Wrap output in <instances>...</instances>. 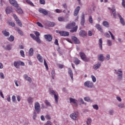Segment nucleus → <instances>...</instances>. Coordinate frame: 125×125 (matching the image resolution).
<instances>
[{"instance_id":"1","label":"nucleus","mask_w":125,"mask_h":125,"mask_svg":"<svg viewBox=\"0 0 125 125\" xmlns=\"http://www.w3.org/2000/svg\"><path fill=\"white\" fill-rule=\"evenodd\" d=\"M108 9H109L111 11H112V13L113 14V16L114 18H116L117 16L119 17L120 22L123 26H125V20H124V18L122 17V16L120 15V14H116V8H112V9H111L110 8H108Z\"/></svg>"},{"instance_id":"2","label":"nucleus","mask_w":125,"mask_h":125,"mask_svg":"<svg viewBox=\"0 0 125 125\" xmlns=\"http://www.w3.org/2000/svg\"><path fill=\"white\" fill-rule=\"evenodd\" d=\"M76 25L75 22H72L71 23L68 24L66 26V29H72L70 30L71 33H74V32H77V30H78V26H75Z\"/></svg>"},{"instance_id":"3","label":"nucleus","mask_w":125,"mask_h":125,"mask_svg":"<svg viewBox=\"0 0 125 125\" xmlns=\"http://www.w3.org/2000/svg\"><path fill=\"white\" fill-rule=\"evenodd\" d=\"M114 73L116 74L118 81H122L123 80V70L122 69H118L117 70L114 69Z\"/></svg>"},{"instance_id":"4","label":"nucleus","mask_w":125,"mask_h":125,"mask_svg":"<svg viewBox=\"0 0 125 125\" xmlns=\"http://www.w3.org/2000/svg\"><path fill=\"white\" fill-rule=\"evenodd\" d=\"M34 108L37 113L39 114L40 112H41V105L40 104L39 102H37L35 103Z\"/></svg>"},{"instance_id":"5","label":"nucleus","mask_w":125,"mask_h":125,"mask_svg":"<svg viewBox=\"0 0 125 125\" xmlns=\"http://www.w3.org/2000/svg\"><path fill=\"white\" fill-rule=\"evenodd\" d=\"M84 86L85 87H88V88H92L93 87V83L91 81H87L84 83Z\"/></svg>"},{"instance_id":"6","label":"nucleus","mask_w":125,"mask_h":125,"mask_svg":"<svg viewBox=\"0 0 125 125\" xmlns=\"http://www.w3.org/2000/svg\"><path fill=\"white\" fill-rule=\"evenodd\" d=\"M39 12H40V13L43 14V15H50V11H47L43 8H39Z\"/></svg>"},{"instance_id":"7","label":"nucleus","mask_w":125,"mask_h":125,"mask_svg":"<svg viewBox=\"0 0 125 125\" xmlns=\"http://www.w3.org/2000/svg\"><path fill=\"white\" fill-rule=\"evenodd\" d=\"M69 103L73 104L75 107H78L79 104H78V100L72 98H69Z\"/></svg>"},{"instance_id":"8","label":"nucleus","mask_w":125,"mask_h":125,"mask_svg":"<svg viewBox=\"0 0 125 125\" xmlns=\"http://www.w3.org/2000/svg\"><path fill=\"white\" fill-rule=\"evenodd\" d=\"M50 93L53 94L54 96L55 101L56 103H58V94L55 92L54 90H50Z\"/></svg>"},{"instance_id":"9","label":"nucleus","mask_w":125,"mask_h":125,"mask_svg":"<svg viewBox=\"0 0 125 125\" xmlns=\"http://www.w3.org/2000/svg\"><path fill=\"white\" fill-rule=\"evenodd\" d=\"M56 33H59L60 34V36H62V37H67V36L69 35V32L64 31H59L58 30L56 31Z\"/></svg>"},{"instance_id":"10","label":"nucleus","mask_w":125,"mask_h":125,"mask_svg":"<svg viewBox=\"0 0 125 125\" xmlns=\"http://www.w3.org/2000/svg\"><path fill=\"white\" fill-rule=\"evenodd\" d=\"M70 117L72 120L76 121L79 118V112L72 113L70 115Z\"/></svg>"},{"instance_id":"11","label":"nucleus","mask_w":125,"mask_h":125,"mask_svg":"<svg viewBox=\"0 0 125 125\" xmlns=\"http://www.w3.org/2000/svg\"><path fill=\"white\" fill-rule=\"evenodd\" d=\"M13 17L18 25L20 26V27H22V22H21L20 20H19L18 17H17V16H16L15 14H14Z\"/></svg>"},{"instance_id":"12","label":"nucleus","mask_w":125,"mask_h":125,"mask_svg":"<svg viewBox=\"0 0 125 125\" xmlns=\"http://www.w3.org/2000/svg\"><path fill=\"white\" fill-rule=\"evenodd\" d=\"M79 54L81 59H82L83 61H84L85 62H87L88 60L87 59H86V56H85V54L84 53L81 52Z\"/></svg>"},{"instance_id":"13","label":"nucleus","mask_w":125,"mask_h":125,"mask_svg":"<svg viewBox=\"0 0 125 125\" xmlns=\"http://www.w3.org/2000/svg\"><path fill=\"white\" fill-rule=\"evenodd\" d=\"M68 73L71 78V83H74V74L73 73V71H72V69L69 68L68 69Z\"/></svg>"},{"instance_id":"14","label":"nucleus","mask_w":125,"mask_h":125,"mask_svg":"<svg viewBox=\"0 0 125 125\" xmlns=\"http://www.w3.org/2000/svg\"><path fill=\"white\" fill-rule=\"evenodd\" d=\"M3 48L4 49H5V50H11L12 49V44H8L7 45H3L2 46Z\"/></svg>"},{"instance_id":"15","label":"nucleus","mask_w":125,"mask_h":125,"mask_svg":"<svg viewBox=\"0 0 125 125\" xmlns=\"http://www.w3.org/2000/svg\"><path fill=\"white\" fill-rule=\"evenodd\" d=\"M101 67V62H98L93 66L94 70H98Z\"/></svg>"},{"instance_id":"16","label":"nucleus","mask_w":125,"mask_h":125,"mask_svg":"<svg viewBox=\"0 0 125 125\" xmlns=\"http://www.w3.org/2000/svg\"><path fill=\"white\" fill-rule=\"evenodd\" d=\"M23 79H24V80H26L27 82H29L30 83H32V78H31V77H29L28 75L24 74L23 75Z\"/></svg>"},{"instance_id":"17","label":"nucleus","mask_w":125,"mask_h":125,"mask_svg":"<svg viewBox=\"0 0 125 125\" xmlns=\"http://www.w3.org/2000/svg\"><path fill=\"white\" fill-rule=\"evenodd\" d=\"M45 39L47 42H51L52 41V36L50 35H44Z\"/></svg>"},{"instance_id":"18","label":"nucleus","mask_w":125,"mask_h":125,"mask_svg":"<svg viewBox=\"0 0 125 125\" xmlns=\"http://www.w3.org/2000/svg\"><path fill=\"white\" fill-rule=\"evenodd\" d=\"M9 2L12 5H13V6H15V7L18 6V3L16 0H9Z\"/></svg>"},{"instance_id":"19","label":"nucleus","mask_w":125,"mask_h":125,"mask_svg":"<svg viewBox=\"0 0 125 125\" xmlns=\"http://www.w3.org/2000/svg\"><path fill=\"white\" fill-rule=\"evenodd\" d=\"M80 9H81V7H80V6H78L76 7L74 12V16H77L78 14H79V12H80Z\"/></svg>"},{"instance_id":"20","label":"nucleus","mask_w":125,"mask_h":125,"mask_svg":"<svg viewBox=\"0 0 125 125\" xmlns=\"http://www.w3.org/2000/svg\"><path fill=\"white\" fill-rule=\"evenodd\" d=\"M98 60L100 62H103L104 61V55L101 54L98 56Z\"/></svg>"},{"instance_id":"21","label":"nucleus","mask_w":125,"mask_h":125,"mask_svg":"<svg viewBox=\"0 0 125 125\" xmlns=\"http://www.w3.org/2000/svg\"><path fill=\"white\" fill-rule=\"evenodd\" d=\"M95 27L96 29L98 30V31H100V32H101V33H103V29L102 28V26L100 24H96Z\"/></svg>"},{"instance_id":"22","label":"nucleus","mask_w":125,"mask_h":125,"mask_svg":"<svg viewBox=\"0 0 125 125\" xmlns=\"http://www.w3.org/2000/svg\"><path fill=\"white\" fill-rule=\"evenodd\" d=\"M37 58L38 60L39 61V62H41V63H42V62H43V59H42V57L41 55V54H37Z\"/></svg>"},{"instance_id":"23","label":"nucleus","mask_w":125,"mask_h":125,"mask_svg":"<svg viewBox=\"0 0 125 125\" xmlns=\"http://www.w3.org/2000/svg\"><path fill=\"white\" fill-rule=\"evenodd\" d=\"M79 35L80 37H86V36L87 35V33H86V32L83 30H81L79 33Z\"/></svg>"},{"instance_id":"24","label":"nucleus","mask_w":125,"mask_h":125,"mask_svg":"<svg viewBox=\"0 0 125 125\" xmlns=\"http://www.w3.org/2000/svg\"><path fill=\"white\" fill-rule=\"evenodd\" d=\"M85 22V20L84 19V14H83L81 17V24L82 26H83L84 25V23Z\"/></svg>"},{"instance_id":"25","label":"nucleus","mask_w":125,"mask_h":125,"mask_svg":"<svg viewBox=\"0 0 125 125\" xmlns=\"http://www.w3.org/2000/svg\"><path fill=\"white\" fill-rule=\"evenodd\" d=\"M6 14H9L11 12H12V8L11 7H7L5 9Z\"/></svg>"},{"instance_id":"26","label":"nucleus","mask_w":125,"mask_h":125,"mask_svg":"<svg viewBox=\"0 0 125 125\" xmlns=\"http://www.w3.org/2000/svg\"><path fill=\"white\" fill-rule=\"evenodd\" d=\"M72 41H74L75 43L76 44H79V43H80V41L76 37L73 36L72 37Z\"/></svg>"},{"instance_id":"27","label":"nucleus","mask_w":125,"mask_h":125,"mask_svg":"<svg viewBox=\"0 0 125 125\" xmlns=\"http://www.w3.org/2000/svg\"><path fill=\"white\" fill-rule=\"evenodd\" d=\"M2 34L5 37H8L10 35V33H9V32H8L7 31H6V30H3L2 31Z\"/></svg>"},{"instance_id":"28","label":"nucleus","mask_w":125,"mask_h":125,"mask_svg":"<svg viewBox=\"0 0 125 125\" xmlns=\"http://www.w3.org/2000/svg\"><path fill=\"white\" fill-rule=\"evenodd\" d=\"M28 104H33L34 102V99L31 97H29L27 99Z\"/></svg>"},{"instance_id":"29","label":"nucleus","mask_w":125,"mask_h":125,"mask_svg":"<svg viewBox=\"0 0 125 125\" xmlns=\"http://www.w3.org/2000/svg\"><path fill=\"white\" fill-rule=\"evenodd\" d=\"M16 7H17V12L18 13H19V14H22V13H23V10H22V9H21V8L19 7V5Z\"/></svg>"},{"instance_id":"30","label":"nucleus","mask_w":125,"mask_h":125,"mask_svg":"<svg viewBox=\"0 0 125 125\" xmlns=\"http://www.w3.org/2000/svg\"><path fill=\"white\" fill-rule=\"evenodd\" d=\"M84 101H86V102H90V103H92L93 102V100L90 99L89 97H86L84 98Z\"/></svg>"},{"instance_id":"31","label":"nucleus","mask_w":125,"mask_h":125,"mask_svg":"<svg viewBox=\"0 0 125 125\" xmlns=\"http://www.w3.org/2000/svg\"><path fill=\"white\" fill-rule=\"evenodd\" d=\"M78 101L79 102V105H82V104H83L84 105H86V103L83 101V98H79L78 99Z\"/></svg>"},{"instance_id":"32","label":"nucleus","mask_w":125,"mask_h":125,"mask_svg":"<svg viewBox=\"0 0 125 125\" xmlns=\"http://www.w3.org/2000/svg\"><path fill=\"white\" fill-rule=\"evenodd\" d=\"M103 43V41H102V38H100L99 39V47L101 50H102V49H103V47H102Z\"/></svg>"},{"instance_id":"33","label":"nucleus","mask_w":125,"mask_h":125,"mask_svg":"<svg viewBox=\"0 0 125 125\" xmlns=\"http://www.w3.org/2000/svg\"><path fill=\"white\" fill-rule=\"evenodd\" d=\"M15 30L17 32H18V33L19 34V35H21V36H23V32H22L21 30H20V29H19V28L16 27Z\"/></svg>"},{"instance_id":"34","label":"nucleus","mask_w":125,"mask_h":125,"mask_svg":"<svg viewBox=\"0 0 125 125\" xmlns=\"http://www.w3.org/2000/svg\"><path fill=\"white\" fill-rule=\"evenodd\" d=\"M103 26H104V27H106V28H109V22H108V21H104L103 22Z\"/></svg>"},{"instance_id":"35","label":"nucleus","mask_w":125,"mask_h":125,"mask_svg":"<svg viewBox=\"0 0 125 125\" xmlns=\"http://www.w3.org/2000/svg\"><path fill=\"white\" fill-rule=\"evenodd\" d=\"M29 55L30 56H33L34 55V49L33 48H31L29 50Z\"/></svg>"},{"instance_id":"36","label":"nucleus","mask_w":125,"mask_h":125,"mask_svg":"<svg viewBox=\"0 0 125 125\" xmlns=\"http://www.w3.org/2000/svg\"><path fill=\"white\" fill-rule=\"evenodd\" d=\"M92 122V120H91V118L89 117L87 119L86 124L87 125H91Z\"/></svg>"},{"instance_id":"37","label":"nucleus","mask_w":125,"mask_h":125,"mask_svg":"<svg viewBox=\"0 0 125 125\" xmlns=\"http://www.w3.org/2000/svg\"><path fill=\"white\" fill-rule=\"evenodd\" d=\"M26 2L31 5V6H35V5L30 0H25Z\"/></svg>"},{"instance_id":"38","label":"nucleus","mask_w":125,"mask_h":125,"mask_svg":"<svg viewBox=\"0 0 125 125\" xmlns=\"http://www.w3.org/2000/svg\"><path fill=\"white\" fill-rule=\"evenodd\" d=\"M44 103L47 107H51V104L47 100H45Z\"/></svg>"},{"instance_id":"39","label":"nucleus","mask_w":125,"mask_h":125,"mask_svg":"<svg viewBox=\"0 0 125 125\" xmlns=\"http://www.w3.org/2000/svg\"><path fill=\"white\" fill-rule=\"evenodd\" d=\"M14 65L17 69H19V62H16V61L14 62Z\"/></svg>"},{"instance_id":"40","label":"nucleus","mask_w":125,"mask_h":125,"mask_svg":"<svg viewBox=\"0 0 125 125\" xmlns=\"http://www.w3.org/2000/svg\"><path fill=\"white\" fill-rule=\"evenodd\" d=\"M118 106L119 108H120V109H122L123 108H125V104L123 103H119Z\"/></svg>"},{"instance_id":"41","label":"nucleus","mask_w":125,"mask_h":125,"mask_svg":"<svg viewBox=\"0 0 125 125\" xmlns=\"http://www.w3.org/2000/svg\"><path fill=\"white\" fill-rule=\"evenodd\" d=\"M8 40L9 42H13L14 41V36L13 35L10 36V37L8 38Z\"/></svg>"},{"instance_id":"42","label":"nucleus","mask_w":125,"mask_h":125,"mask_svg":"<svg viewBox=\"0 0 125 125\" xmlns=\"http://www.w3.org/2000/svg\"><path fill=\"white\" fill-rule=\"evenodd\" d=\"M51 77L53 80H54L55 77V71L54 70H52L51 71Z\"/></svg>"},{"instance_id":"43","label":"nucleus","mask_w":125,"mask_h":125,"mask_svg":"<svg viewBox=\"0 0 125 125\" xmlns=\"http://www.w3.org/2000/svg\"><path fill=\"white\" fill-rule=\"evenodd\" d=\"M92 107L94 110H96L97 111L99 109V107L98 106V105L95 104L92 105Z\"/></svg>"},{"instance_id":"44","label":"nucleus","mask_w":125,"mask_h":125,"mask_svg":"<svg viewBox=\"0 0 125 125\" xmlns=\"http://www.w3.org/2000/svg\"><path fill=\"white\" fill-rule=\"evenodd\" d=\"M91 79H92L93 83H96V77H95V76L91 75Z\"/></svg>"},{"instance_id":"45","label":"nucleus","mask_w":125,"mask_h":125,"mask_svg":"<svg viewBox=\"0 0 125 125\" xmlns=\"http://www.w3.org/2000/svg\"><path fill=\"white\" fill-rule=\"evenodd\" d=\"M108 33H109L112 40H116V37H115V36H114V35H113V33H112L111 31H108Z\"/></svg>"},{"instance_id":"46","label":"nucleus","mask_w":125,"mask_h":125,"mask_svg":"<svg viewBox=\"0 0 125 125\" xmlns=\"http://www.w3.org/2000/svg\"><path fill=\"white\" fill-rule=\"evenodd\" d=\"M107 44L108 46H112V44H113V43H112V41L110 40H108L107 41Z\"/></svg>"},{"instance_id":"47","label":"nucleus","mask_w":125,"mask_h":125,"mask_svg":"<svg viewBox=\"0 0 125 125\" xmlns=\"http://www.w3.org/2000/svg\"><path fill=\"white\" fill-rule=\"evenodd\" d=\"M20 53L21 56V57H23V58H25V52L23 50H21L20 52Z\"/></svg>"},{"instance_id":"48","label":"nucleus","mask_w":125,"mask_h":125,"mask_svg":"<svg viewBox=\"0 0 125 125\" xmlns=\"http://www.w3.org/2000/svg\"><path fill=\"white\" fill-rule=\"evenodd\" d=\"M80 60L78 59V58H76L74 60V63L76 64V65H79L80 64Z\"/></svg>"},{"instance_id":"49","label":"nucleus","mask_w":125,"mask_h":125,"mask_svg":"<svg viewBox=\"0 0 125 125\" xmlns=\"http://www.w3.org/2000/svg\"><path fill=\"white\" fill-rule=\"evenodd\" d=\"M48 26L49 27H54V26H55V23H54V22H48Z\"/></svg>"},{"instance_id":"50","label":"nucleus","mask_w":125,"mask_h":125,"mask_svg":"<svg viewBox=\"0 0 125 125\" xmlns=\"http://www.w3.org/2000/svg\"><path fill=\"white\" fill-rule=\"evenodd\" d=\"M34 33L35 35H36V38H40V36L41 35V34H40V32L38 31H34Z\"/></svg>"},{"instance_id":"51","label":"nucleus","mask_w":125,"mask_h":125,"mask_svg":"<svg viewBox=\"0 0 125 125\" xmlns=\"http://www.w3.org/2000/svg\"><path fill=\"white\" fill-rule=\"evenodd\" d=\"M34 40L36 41L37 43H41V39H40V37H36Z\"/></svg>"},{"instance_id":"52","label":"nucleus","mask_w":125,"mask_h":125,"mask_svg":"<svg viewBox=\"0 0 125 125\" xmlns=\"http://www.w3.org/2000/svg\"><path fill=\"white\" fill-rule=\"evenodd\" d=\"M12 100L13 102H14V103H15V102H16V97L15 96V95L12 96Z\"/></svg>"},{"instance_id":"53","label":"nucleus","mask_w":125,"mask_h":125,"mask_svg":"<svg viewBox=\"0 0 125 125\" xmlns=\"http://www.w3.org/2000/svg\"><path fill=\"white\" fill-rule=\"evenodd\" d=\"M44 65L46 70H48V65H47V63H46V61H45V60H44Z\"/></svg>"},{"instance_id":"54","label":"nucleus","mask_w":125,"mask_h":125,"mask_svg":"<svg viewBox=\"0 0 125 125\" xmlns=\"http://www.w3.org/2000/svg\"><path fill=\"white\" fill-rule=\"evenodd\" d=\"M62 6L63 8H64L65 9H67L68 6H67V4L66 3H62Z\"/></svg>"},{"instance_id":"55","label":"nucleus","mask_w":125,"mask_h":125,"mask_svg":"<svg viewBox=\"0 0 125 125\" xmlns=\"http://www.w3.org/2000/svg\"><path fill=\"white\" fill-rule=\"evenodd\" d=\"M110 55L109 54H107L106 55L105 60H106V61H109V60L110 59Z\"/></svg>"},{"instance_id":"56","label":"nucleus","mask_w":125,"mask_h":125,"mask_svg":"<svg viewBox=\"0 0 125 125\" xmlns=\"http://www.w3.org/2000/svg\"><path fill=\"white\" fill-rule=\"evenodd\" d=\"M0 78L3 80L4 79V74H3V73L0 72Z\"/></svg>"},{"instance_id":"57","label":"nucleus","mask_w":125,"mask_h":125,"mask_svg":"<svg viewBox=\"0 0 125 125\" xmlns=\"http://www.w3.org/2000/svg\"><path fill=\"white\" fill-rule=\"evenodd\" d=\"M89 22L91 24L93 22V20H92V17L89 16Z\"/></svg>"},{"instance_id":"58","label":"nucleus","mask_w":125,"mask_h":125,"mask_svg":"<svg viewBox=\"0 0 125 125\" xmlns=\"http://www.w3.org/2000/svg\"><path fill=\"white\" fill-rule=\"evenodd\" d=\"M52 125V123L50 121H48L45 124H44V125Z\"/></svg>"},{"instance_id":"59","label":"nucleus","mask_w":125,"mask_h":125,"mask_svg":"<svg viewBox=\"0 0 125 125\" xmlns=\"http://www.w3.org/2000/svg\"><path fill=\"white\" fill-rule=\"evenodd\" d=\"M30 36L31 37V38H32V39H33L34 40H35L37 37H36V36H35V35L33 34H30Z\"/></svg>"},{"instance_id":"60","label":"nucleus","mask_w":125,"mask_h":125,"mask_svg":"<svg viewBox=\"0 0 125 125\" xmlns=\"http://www.w3.org/2000/svg\"><path fill=\"white\" fill-rule=\"evenodd\" d=\"M41 4H45V1L44 0H40Z\"/></svg>"},{"instance_id":"61","label":"nucleus","mask_w":125,"mask_h":125,"mask_svg":"<svg viewBox=\"0 0 125 125\" xmlns=\"http://www.w3.org/2000/svg\"><path fill=\"white\" fill-rule=\"evenodd\" d=\"M56 12L57 13H61L62 12V10H60L59 9H56Z\"/></svg>"},{"instance_id":"62","label":"nucleus","mask_w":125,"mask_h":125,"mask_svg":"<svg viewBox=\"0 0 125 125\" xmlns=\"http://www.w3.org/2000/svg\"><path fill=\"white\" fill-rule=\"evenodd\" d=\"M58 20L59 21L62 22V21H63L64 20V18L63 17H59L58 18Z\"/></svg>"},{"instance_id":"63","label":"nucleus","mask_w":125,"mask_h":125,"mask_svg":"<svg viewBox=\"0 0 125 125\" xmlns=\"http://www.w3.org/2000/svg\"><path fill=\"white\" fill-rule=\"evenodd\" d=\"M116 99H117V100H118V101H119V102H122V98H121L120 97L117 96V97H116Z\"/></svg>"},{"instance_id":"64","label":"nucleus","mask_w":125,"mask_h":125,"mask_svg":"<svg viewBox=\"0 0 125 125\" xmlns=\"http://www.w3.org/2000/svg\"><path fill=\"white\" fill-rule=\"evenodd\" d=\"M122 6H123V7L125 8V0H122Z\"/></svg>"}]
</instances>
